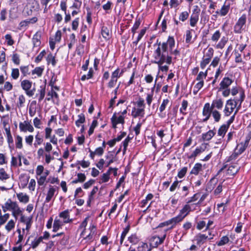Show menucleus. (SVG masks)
I'll return each instance as SVG.
<instances>
[{
  "label": "nucleus",
  "mask_w": 251,
  "mask_h": 251,
  "mask_svg": "<svg viewBox=\"0 0 251 251\" xmlns=\"http://www.w3.org/2000/svg\"><path fill=\"white\" fill-rule=\"evenodd\" d=\"M175 41L173 37L169 36L168 39L166 42H163L162 44L159 42L158 44V47L155 50L154 53H156L158 57L164 59H167L168 62L171 60V56L169 54V51H172L173 48L175 47Z\"/></svg>",
  "instance_id": "obj_1"
},
{
  "label": "nucleus",
  "mask_w": 251,
  "mask_h": 251,
  "mask_svg": "<svg viewBox=\"0 0 251 251\" xmlns=\"http://www.w3.org/2000/svg\"><path fill=\"white\" fill-rule=\"evenodd\" d=\"M153 57L154 58V60L152 61L153 63L156 64L158 65L159 70L162 72H167L169 69V67L167 65L162 66V65L164 63H166L167 64L170 65L172 63V57H171V60H169V62L167 60V59H165L164 60L163 59L159 58L156 55V53L154 52Z\"/></svg>",
  "instance_id": "obj_2"
},
{
  "label": "nucleus",
  "mask_w": 251,
  "mask_h": 251,
  "mask_svg": "<svg viewBox=\"0 0 251 251\" xmlns=\"http://www.w3.org/2000/svg\"><path fill=\"white\" fill-rule=\"evenodd\" d=\"M237 101L234 99H230L226 101V104L224 110L225 116H229L233 112L234 109L236 107Z\"/></svg>",
  "instance_id": "obj_3"
},
{
  "label": "nucleus",
  "mask_w": 251,
  "mask_h": 251,
  "mask_svg": "<svg viewBox=\"0 0 251 251\" xmlns=\"http://www.w3.org/2000/svg\"><path fill=\"white\" fill-rule=\"evenodd\" d=\"M246 19L247 17L245 14H243L241 17L239 18L234 26V32L235 33L239 34L242 32V30L244 29V26L246 24Z\"/></svg>",
  "instance_id": "obj_4"
},
{
  "label": "nucleus",
  "mask_w": 251,
  "mask_h": 251,
  "mask_svg": "<svg viewBox=\"0 0 251 251\" xmlns=\"http://www.w3.org/2000/svg\"><path fill=\"white\" fill-rule=\"evenodd\" d=\"M32 82L28 80H24L21 81V85L22 89L25 91L26 94L29 97H32L34 93L35 89L30 90L32 86Z\"/></svg>",
  "instance_id": "obj_5"
},
{
  "label": "nucleus",
  "mask_w": 251,
  "mask_h": 251,
  "mask_svg": "<svg viewBox=\"0 0 251 251\" xmlns=\"http://www.w3.org/2000/svg\"><path fill=\"white\" fill-rule=\"evenodd\" d=\"M19 128L22 132H26L28 131L30 132H32L34 131V128L30 123L27 121L24 122H20L19 124Z\"/></svg>",
  "instance_id": "obj_6"
},
{
  "label": "nucleus",
  "mask_w": 251,
  "mask_h": 251,
  "mask_svg": "<svg viewBox=\"0 0 251 251\" xmlns=\"http://www.w3.org/2000/svg\"><path fill=\"white\" fill-rule=\"evenodd\" d=\"M166 237V235H164L162 237L157 236H154L150 239L151 245L153 247H157L158 245L161 244L164 242Z\"/></svg>",
  "instance_id": "obj_7"
},
{
  "label": "nucleus",
  "mask_w": 251,
  "mask_h": 251,
  "mask_svg": "<svg viewBox=\"0 0 251 251\" xmlns=\"http://www.w3.org/2000/svg\"><path fill=\"white\" fill-rule=\"evenodd\" d=\"M212 109L210 108V104L209 103H206L204 104V106L203 108L202 114L204 116H205V118L203 119V122H206L209 118Z\"/></svg>",
  "instance_id": "obj_8"
},
{
  "label": "nucleus",
  "mask_w": 251,
  "mask_h": 251,
  "mask_svg": "<svg viewBox=\"0 0 251 251\" xmlns=\"http://www.w3.org/2000/svg\"><path fill=\"white\" fill-rule=\"evenodd\" d=\"M232 82V80L229 77H224L220 84V87L219 88V90L220 91L223 89L228 88V86H229L231 84Z\"/></svg>",
  "instance_id": "obj_9"
},
{
  "label": "nucleus",
  "mask_w": 251,
  "mask_h": 251,
  "mask_svg": "<svg viewBox=\"0 0 251 251\" xmlns=\"http://www.w3.org/2000/svg\"><path fill=\"white\" fill-rule=\"evenodd\" d=\"M223 106V101L222 99H217L213 100L210 108L212 110L216 108L218 109H221Z\"/></svg>",
  "instance_id": "obj_10"
},
{
  "label": "nucleus",
  "mask_w": 251,
  "mask_h": 251,
  "mask_svg": "<svg viewBox=\"0 0 251 251\" xmlns=\"http://www.w3.org/2000/svg\"><path fill=\"white\" fill-rule=\"evenodd\" d=\"M59 217L63 219V222L64 223H69L72 221V219H70L69 210L68 209L60 213Z\"/></svg>",
  "instance_id": "obj_11"
},
{
  "label": "nucleus",
  "mask_w": 251,
  "mask_h": 251,
  "mask_svg": "<svg viewBox=\"0 0 251 251\" xmlns=\"http://www.w3.org/2000/svg\"><path fill=\"white\" fill-rule=\"evenodd\" d=\"M230 8L229 4L226 5L225 3L222 6L220 10H217L216 13L221 16H225L228 13Z\"/></svg>",
  "instance_id": "obj_12"
},
{
  "label": "nucleus",
  "mask_w": 251,
  "mask_h": 251,
  "mask_svg": "<svg viewBox=\"0 0 251 251\" xmlns=\"http://www.w3.org/2000/svg\"><path fill=\"white\" fill-rule=\"evenodd\" d=\"M145 114V108H138L137 109L134 107L132 109L131 115L134 118H137L138 116L144 117Z\"/></svg>",
  "instance_id": "obj_13"
},
{
  "label": "nucleus",
  "mask_w": 251,
  "mask_h": 251,
  "mask_svg": "<svg viewBox=\"0 0 251 251\" xmlns=\"http://www.w3.org/2000/svg\"><path fill=\"white\" fill-rule=\"evenodd\" d=\"M191 211V207L188 204L184 206L182 209L180 210L179 215L183 217V219L189 214Z\"/></svg>",
  "instance_id": "obj_14"
},
{
  "label": "nucleus",
  "mask_w": 251,
  "mask_h": 251,
  "mask_svg": "<svg viewBox=\"0 0 251 251\" xmlns=\"http://www.w3.org/2000/svg\"><path fill=\"white\" fill-rule=\"evenodd\" d=\"M216 132L213 130H209L208 132L202 134L203 140L208 141L215 135Z\"/></svg>",
  "instance_id": "obj_15"
},
{
  "label": "nucleus",
  "mask_w": 251,
  "mask_h": 251,
  "mask_svg": "<svg viewBox=\"0 0 251 251\" xmlns=\"http://www.w3.org/2000/svg\"><path fill=\"white\" fill-rule=\"evenodd\" d=\"M41 34L39 32H37L33 36L32 42L33 47H39L41 44L40 41Z\"/></svg>",
  "instance_id": "obj_16"
},
{
  "label": "nucleus",
  "mask_w": 251,
  "mask_h": 251,
  "mask_svg": "<svg viewBox=\"0 0 251 251\" xmlns=\"http://www.w3.org/2000/svg\"><path fill=\"white\" fill-rule=\"evenodd\" d=\"M55 190V188L52 186L49 188L44 202L45 203L50 201L54 196Z\"/></svg>",
  "instance_id": "obj_17"
},
{
  "label": "nucleus",
  "mask_w": 251,
  "mask_h": 251,
  "mask_svg": "<svg viewBox=\"0 0 251 251\" xmlns=\"http://www.w3.org/2000/svg\"><path fill=\"white\" fill-rule=\"evenodd\" d=\"M205 148L206 147L205 146L197 147L192 154L189 156V158H192L196 157L198 155L204 151Z\"/></svg>",
  "instance_id": "obj_18"
},
{
  "label": "nucleus",
  "mask_w": 251,
  "mask_h": 251,
  "mask_svg": "<svg viewBox=\"0 0 251 251\" xmlns=\"http://www.w3.org/2000/svg\"><path fill=\"white\" fill-rule=\"evenodd\" d=\"M247 146L246 145V143H241L239 144H238L234 151L239 155L242 154L245 151Z\"/></svg>",
  "instance_id": "obj_19"
},
{
  "label": "nucleus",
  "mask_w": 251,
  "mask_h": 251,
  "mask_svg": "<svg viewBox=\"0 0 251 251\" xmlns=\"http://www.w3.org/2000/svg\"><path fill=\"white\" fill-rule=\"evenodd\" d=\"M202 170V165L201 163H196L190 172V174L198 175L200 171Z\"/></svg>",
  "instance_id": "obj_20"
},
{
  "label": "nucleus",
  "mask_w": 251,
  "mask_h": 251,
  "mask_svg": "<svg viewBox=\"0 0 251 251\" xmlns=\"http://www.w3.org/2000/svg\"><path fill=\"white\" fill-rule=\"evenodd\" d=\"M228 128L229 126L226 124H224L221 126L218 129V135L224 137Z\"/></svg>",
  "instance_id": "obj_21"
},
{
  "label": "nucleus",
  "mask_w": 251,
  "mask_h": 251,
  "mask_svg": "<svg viewBox=\"0 0 251 251\" xmlns=\"http://www.w3.org/2000/svg\"><path fill=\"white\" fill-rule=\"evenodd\" d=\"M64 224V223L61 221L60 220L56 218L54 221L52 231L53 232H56L63 226Z\"/></svg>",
  "instance_id": "obj_22"
},
{
  "label": "nucleus",
  "mask_w": 251,
  "mask_h": 251,
  "mask_svg": "<svg viewBox=\"0 0 251 251\" xmlns=\"http://www.w3.org/2000/svg\"><path fill=\"white\" fill-rule=\"evenodd\" d=\"M204 56L203 57L208 58L210 60L211 59L214 54V50L212 48H208L205 49L203 51Z\"/></svg>",
  "instance_id": "obj_23"
},
{
  "label": "nucleus",
  "mask_w": 251,
  "mask_h": 251,
  "mask_svg": "<svg viewBox=\"0 0 251 251\" xmlns=\"http://www.w3.org/2000/svg\"><path fill=\"white\" fill-rule=\"evenodd\" d=\"M239 169L240 168L238 167L237 165H231L228 167L227 170V174L229 175L233 176L238 172Z\"/></svg>",
  "instance_id": "obj_24"
},
{
  "label": "nucleus",
  "mask_w": 251,
  "mask_h": 251,
  "mask_svg": "<svg viewBox=\"0 0 251 251\" xmlns=\"http://www.w3.org/2000/svg\"><path fill=\"white\" fill-rule=\"evenodd\" d=\"M101 35L106 40L110 39L111 35L109 29L106 26H102L101 28Z\"/></svg>",
  "instance_id": "obj_25"
},
{
  "label": "nucleus",
  "mask_w": 251,
  "mask_h": 251,
  "mask_svg": "<svg viewBox=\"0 0 251 251\" xmlns=\"http://www.w3.org/2000/svg\"><path fill=\"white\" fill-rule=\"evenodd\" d=\"M197 244L200 245L203 244L204 242L207 239L208 237L205 234H199L196 237Z\"/></svg>",
  "instance_id": "obj_26"
},
{
  "label": "nucleus",
  "mask_w": 251,
  "mask_h": 251,
  "mask_svg": "<svg viewBox=\"0 0 251 251\" xmlns=\"http://www.w3.org/2000/svg\"><path fill=\"white\" fill-rule=\"evenodd\" d=\"M183 217H181V216H179L178 215L176 217H175L171 219H170L171 224L172 225L171 226V228L174 227V226L176 225V224L180 222L183 220Z\"/></svg>",
  "instance_id": "obj_27"
},
{
  "label": "nucleus",
  "mask_w": 251,
  "mask_h": 251,
  "mask_svg": "<svg viewBox=\"0 0 251 251\" xmlns=\"http://www.w3.org/2000/svg\"><path fill=\"white\" fill-rule=\"evenodd\" d=\"M128 241L131 244L136 245L139 242L140 239L136 234H132L128 237Z\"/></svg>",
  "instance_id": "obj_28"
},
{
  "label": "nucleus",
  "mask_w": 251,
  "mask_h": 251,
  "mask_svg": "<svg viewBox=\"0 0 251 251\" xmlns=\"http://www.w3.org/2000/svg\"><path fill=\"white\" fill-rule=\"evenodd\" d=\"M94 71L92 68L89 69V72L87 75H84L81 77L82 81H84L86 79H89L91 78L93 76Z\"/></svg>",
  "instance_id": "obj_29"
},
{
  "label": "nucleus",
  "mask_w": 251,
  "mask_h": 251,
  "mask_svg": "<svg viewBox=\"0 0 251 251\" xmlns=\"http://www.w3.org/2000/svg\"><path fill=\"white\" fill-rule=\"evenodd\" d=\"M9 178V176L3 168L0 169V180L4 181Z\"/></svg>",
  "instance_id": "obj_30"
},
{
  "label": "nucleus",
  "mask_w": 251,
  "mask_h": 251,
  "mask_svg": "<svg viewBox=\"0 0 251 251\" xmlns=\"http://www.w3.org/2000/svg\"><path fill=\"white\" fill-rule=\"evenodd\" d=\"M17 197L21 202L27 203L29 201V197L26 195H23V193L17 194Z\"/></svg>",
  "instance_id": "obj_31"
},
{
  "label": "nucleus",
  "mask_w": 251,
  "mask_h": 251,
  "mask_svg": "<svg viewBox=\"0 0 251 251\" xmlns=\"http://www.w3.org/2000/svg\"><path fill=\"white\" fill-rule=\"evenodd\" d=\"M130 229V226L128 225L123 230L120 238V245H122L125 237Z\"/></svg>",
  "instance_id": "obj_32"
},
{
  "label": "nucleus",
  "mask_w": 251,
  "mask_h": 251,
  "mask_svg": "<svg viewBox=\"0 0 251 251\" xmlns=\"http://www.w3.org/2000/svg\"><path fill=\"white\" fill-rule=\"evenodd\" d=\"M229 241V238L227 236H223L219 242L216 243L217 246H222L227 244Z\"/></svg>",
  "instance_id": "obj_33"
},
{
  "label": "nucleus",
  "mask_w": 251,
  "mask_h": 251,
  "mask_svg": "<svg viewBox=\"0 0 251 251\" xmlns=\"http://www.w3.org/2000/svg\"><path fill=\"white\" fill-rule=\"evenodd\" d=\"M151 250L149 248L148 244L145 243H142L137 248L138 251H151Z\"/></svg>",
  "instance_id": "obj_34"
},
{
  "label": "nucleus",
  "mask_w": 251,
  "mask_h": 251,
  "mask_svg": "<svg viewBox=\"0 0 251 251\" xmlns=\"http://www.w3.org/2000/svg\"><path fill=\"white\" fill-rule=\"evenodd\" d=\"M47 61L48 63H51L53 66H55L56 63L55 56L51 53L48 55L47 57Z\"/></svg>",
  "instance_id": "obj_35"
},
{
  "label": "nucleus",
  "mask_w": 251,
  "mask_h": 251,
  "mask_svg": "<svg viewBox=\"0 0 251 251\" xmlns=\"http://www.w3.org/2000/svg\"><path fill=\"white\" fill-rule=\"evenodd\" d=\"M207 70L205 72H200L197 76L196 80L199 81H203L207 75Z\"/></svg>",
  "instance_id": "obj_36"
},
{
  "label": "nucleus",
  "mask_w": 251,
  "mask_h": 251,
  "mask_svg": "<svg viewBox=\"0 0 251 251\" xmlns=\"http://www.w3.org/2000/svg\"><path fill=\"white\" fill-rule=\"evenodd\" d=\"M212 115L216 122H218L221 119V114L216 110H212L211 112Z\"/></svg>",
  "instance_id": "obj_37"
},
{
  "label": "nucleus",
  "mask_w": 251,
  "mask_h": 251,
  "mask_svg": "<svg viewBox=\"0 0 251 251\" xmlns=\"http://www.w3.org/2000/svg\"><path fill=\"white\" fill-rule=\"evenodd\" d=\"M44 68L41 67H36L32 71V74H36L38 76H41L43 74Z\"/></svg>",
  "instance_id": "obj_38"
},
{
  "label": "nucleus",
  "mask_w": 251,
  "mask_h": 251,
  "mask_svg": "<svg viewBox=\"0 0 251 251\" xmlns=\"http://www.w3.org/2000/svg\"><path fill=\"white\" fill-rule=\"evenodd\" d=\"M23 139L21 136L20 135H17L16 137V148L19 149H21L23 148V143H22Z\"/></svg>",
  "instance_id": "obj_39"
},
{
  "label": "nucleus",
  "mask_w": 251,
  "mask_h": 251,
  "mask_svg": "<svg viewBox=\"0 0 251 251\" xmlns=\"http://www.w3.org/2000/svg\"><path fill=\"white\" fill-rule=\"evenodd\" d=\"M6 206H7L9 210H13L14 208L17 207V204L16 202H13L11 199H8L5 202Z\"/></svg>",
  "instance_id": "obj_40"
},
{
  "label": "nucleus",
  "mask_w": 251,
  "mask_h": 251,
  "mask_svg": "<svg viewBox=\"0 0 251 251\" xmlns=\"http://www.w3.org/2000/svg\"><path fill=\"white\" fill-rule=\"evenodd\" d=\"M189 13L187 11H183L181 12L179 16V20L184 22H185L189 17Z\"/></svg>",
  "instance_id": "obj_41"
},
{
  "label": "nucleus",
  "mask_w": 251,
  "mask_h": 251,
  "mask_svg": "<svg viewBox=\"0 0 251 251\" xmlns=\"http://www.w3.org/2000/svg\"><path fill=\"white\" fill-rule=\"evenodd\" d=\"M41 89L40 90V96L39 98V101L41 102L42 100L44 99L45 93H46V86H40Z\"/></svg>",
  "instance_id": "obj_42"
},
{
  "label": "nucleus",
  "mask_w": 251,
  "mask_h": 251,
  "mask_svg": "<svg viewBox=\"0 0 251 251\" xmlns=\"http://www.w3.org/2000/svg\"><path fill=\"white\" fill-rule=\"evenodd\" d=\"M188 170L187 167H183L180 171H178L177 174V177L179 178H183L186 175Z\"/></svg>",
  "instance_id": "obj_43"
},
{
  "label": "nucleus",
  "mask_w": 251,
  "mask_h": 251,
  "mask_svg": "<svg viewBox=\"0 0 251 251\" xmlns=\"http://www.w3.org/2000/svg\"><path fill=\"white\" fill-rule=\"evenodd\" d=\"M199 18L197 15H191L190 19V25L191 26H195L198 21Z\"/></svg>",
  "instance_id": "obj_44"
},
{
  "label": "nucleus",
  "mask_w": 251,
  "mask_h": 251,
  "mask_svg": "<svg viewBox=\"0 0 251 251\" xmlns=\"http://www.w3.org/2000/svg\"><path fill=\"white\" fill-rule=\"evenodd\" d=\"M43 241L42 237H39L38 238L35 239L31 243V247L32 249H35Z\"/></svg>",
  "instance_id": "obj_45"
},
{
  "label": "nucleus",
  "mask_w": 251,
  "mask_h": 251,
  "mask_svg": "<svg viewBox=\"0 0 251 251\" xmlns=\"http://www.w3.org/2000/svg\"><path fill=\"white\" fill-rule=\"evenodd\" d=\"M97 124H98V122L97 120H95L93 121L92 125L90 126L89 131H88L89 135H91V134H92L93 133L94 129L97 126Z\"/></svg>",
  "instance_id": "obj_46"
},
{
  "label": "nucleus",
  "mask_w": 251,
  "mask_h": 251,
  "mask_svg": "<svg viewBox=\"0 0 251 251\" xmlns=\"http://www.w3.org/2000/svg\"><path fill=\"white\" fill-rule=\"evenodd\" d=\"M136 104L138 108H145V101L143 98H139L136 102Z\"/></svg>",
  "instance_id": "obj_47"
},
{
  "label": "nucleus",
  "mask_w": 251,
  "mask_h": 251,
  "mask_svg": "<svg viewBox=\"0 0 251 251\" xmlns=\"http://www.w3.org/2000/svg\"><path fill=\"white\" fill-rule=\"evenodd\" d=\"M221 33L219 30H216L213 34L211 40L214 42L218 41L221 37Z\"/></svg>",
  "instance_id": "obj_48"
},
{
  "label": "nucleus",
  "mask_w": 251,
  "mask_h": 251,
  "mask_svg": "<svg viewBox=\"0 0 251 251\" xmlns=\"http://www.w3.org/2000/svg\"><path fill=\"white\" fill-rule=\"evenodd\" d=\"M245 97V94H244V92H242V93H241V100H240V102H239L238 106L237 105V106H236V110L234 112V115H236L237 113H238V111L240 109L241 106V104H242V102L244 100Z\"/></svg>",
  "instance_id": "obj_49"
},
{
  "label": "nucleus",
  "mask_w": 251,
  "mask_h": 251,
  "mask_svg": "<svg viewBox=\"0 0 251 251\" xmlns=\"http://www.w3.org/2000/svg\"><path fill=\"white\" fill-rule=\"evenodd\" d=\"M15 226V222L13 220H10L5 226V228L8 231H10Z\"/></svg>",
  "instance_id": "obj_50"
},
{
  "label": "nucleus",
  "mask_w": 251,
  "mask_h": 251,
  "mask_svg": "<svg viewBox=\"0 0 251 251\" xmlns=\"http://www.w3.org/2000/svg\"><path fill=\"white\" fill-rule=\"evenodd\" d=\"M146 32V29H143L141 30L140 33L139 34L137 40L133 42V44L137 45L139 41L141 39V38L143 37L144 35L145 34Z\"/></svg>",
  "instance_id": "obj_51"
},
{
  "label": "nucleus",
  "mask_w": 251,
  "mask_h": 251,
  "mask_svg": "<svg viewBox=\"0 0 251 251\" xmlns=\"http://www.w3.org/2000/svg\"><path fill=\"white\" fill-rule=\"evenodd\" d=\"M227 42V40L224 37H223L219 43L217 45L216 47L217 49H223L225 46L226 43Z\"/></svg>",
  "instance_id": "obj_52"
},
{
  "label": "nucleus",
  "mask_w": 251,
  "mask_h": 251,
  "mask_svg": "<svg viewBox=\"0 0 251 251\" xmlns=\"http://www.w3.org/2000/svg\"><path fill=\"white\" fill-rule=\"evenodd\" d=\"M169 100L168 99L163 100L162 103L159 107V111L160 112H162L166 108L167 105L168 104Z\"/></svg>",
  "instance_id": "obj_53"
},
{
  "label": "nucleus",
  "mask_w": 251,
  "mask_h": 251,
  "mask_svg": "<svg viewBox=\"0 0 251 251\" xmlns=\"http://www.w3.org/2000/svg\"><path fill=\"white\" fill-rule=\"evenodd\" d=\"M210 60H211L208 58L203 57L202 60L201 61L200 63L201 68L202 69H203L206 67V66L209 63Z\"/></svg>",
  "instance_id": "obj_54"
},
{
  "label": "nucleus",
  "mask_w": 251,
  "mask_h": 251,
  "mask_svg": "<svg viewBox=\"0 0 251 251\" xmlns=\"http://www.w3.org/2000/svg\"><path fill=\"white\" fill-rule=\"evenodd\" d=\"M141 24V20L140 19L136 20L132 29V32L134 34L136 32V30L138 28L139 26Z\"/></svg>",
  "instance_id": "obj_55"
},
{
  "label": "nucleus",
  "mask_w": 251,
  "mask_h": 251,
  "mask_svg": "<svg viewBox=\"0 0 251 251\" xmlns=\"http://www.w3.org/2000/svg\"><path fill=\"white\" fill-rule=\"evenodd\" d=\"M188 106V101L186 100H183L181 104V107L180 109V112L183 115H185L186 113L183 112V110H186Z\"/></svg>",
  "instance_id": "obj_56"
},
{
  "label": "nucleus",
  "mask_w": 251,
  "mask_h": 251,
  "mask_svg": "<svg viewBox=\"0 0 251 251\" xmlns=\"http://www.w3.org/2000/svg\"><path fill=\"white\" fill-rule=\"evenodd\" d=\"M19 76V71L18 69H13L11 72V76L14 79H17Z\"/></svg>",
  "instance_id": "obj_57"
},
{
  "label": "nucleus",
  "mask_w": 251,
  "mask_h": 251,
  "mask_svg": "<svg viewBox=\"0 0 251 251\" xmlns=\"http://www.w3.org/2000/svg\"><path fill=\"white\" fill-rule=\"evenodd\" d=\"M5 38L7 41V44L9 46H12L14 44V41L12 39V37L10 34H7L5 36Z\"/></svg>",
  "instance_id": "obj_58"
},
{
  "label": "nucleus",
  "mask_w": 251,
  "mask_h": 251,
  "mask_svg": "<svg viewBox=\"0 0 251 251\" xmlns=\"http://www.w3.org/2000/svg\"><path fill=\"white\" fill-rule=\"evenodd\" d=\"M46 52L45 50H42L39 53V54L36 57V58L35 59V62L36 63H39V62H40L42 60L43 57L46 54Z\"/></svg>",
  "instance_id": "obj_59"
},
{
  "label": "nucleus",
  "mask_w": 251,
  "mask_h": 251,
  "mask_svg": "<svg viewBox=\"0 0 251 251\" xmlns=\"http://www.w3.org/2000/svg\"><path fill=\"white\" fill-rule=\"evenodd\" d=\"M78 119L75 121V124H83L85 122V117L84 114L81 113L78 115Z\"/></svg>",
  "instance_id": "obj_60"
},
{
  "label": "nucleus",
  "mask_w": 251,
  "mask_h": 251,
  "mask_svg": "<svg viewBox=\"0 0 251 251\" xmlns=\"http://www.w3.org/2000/svg\"><path fill=\"white\" fill-rule=\"evenodd\" d=\"M29 24V22L27 19L21 22L19 24V27L18 28H19V29L21 30L24 27H25L27 26H28Z\"/></svg>",
  "instance_id": "obj_61"
},
{
  "label": "nucleus",
  "mask_w": 251,
  "mask_h": 251,
  "mask_svg": "<svg viewBox=\"0 0 251 251\" xmlns=\"http://www.w3.org/2000/svg\"><path fill=\"white\" fill-rule=\"evenodd\" d=\"M181 182V181H178L177 179L172 184L170 188V191L171 192L174 191L176 189L178 186L179 183Z\"/></svg>",
  "instance_id": "obj_62"
},
{
  "label": "nucleus",
  "mask_w": 251,
  "mask_h": 251,
  "mask_svg": "<svg viewBox=\"0 0 251 251\" xmlns=\"http://www.w3.org/2000/svg\"><path fill=\"white\" fill-rule=\"evenodd\" d=\"M20 70L22 72V73L23 74L24 76H26L27 75L29 74L28 72V66H21L20 67Z\"/></svg>",
  "instance_id": "obj_63"
},
{
  "label": "nucleus",
  "mask_w": 251,
  "mask_h": 251,
  "mask_svg": "<svg viewBox=\"0 0 251 251\" xmlns=\"http://www.w3.org/2000/svg\"><path fill=\"white\" fill-rule=\"evenodd\" d=\"M12 61L15 64L19 65L20 62L19 55L17 53L13 54L12 56Z\"/></svg>",
  "instance_id": "obj_64"
}]
</instances>
